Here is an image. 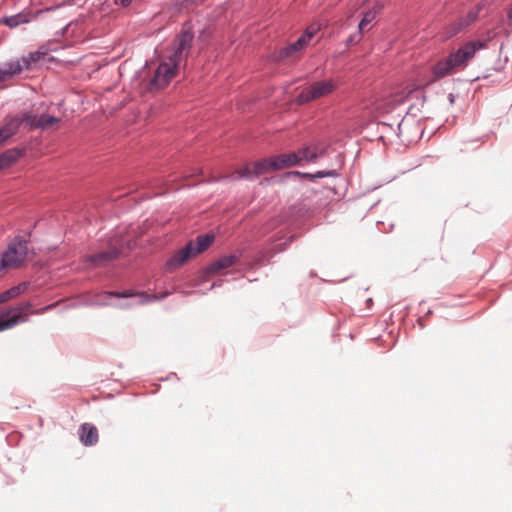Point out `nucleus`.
Returning a JSON list of instances; mask_svg holds the SVG:
<instances>
[{
  "label": "nucleus",
  "instance_id": "nucleus-3",
  "mask_svg": "<svg viewBox=\"0 0 512 512\" xmlns=\"http://www.w3.org/2000/svg\"><path fill=\"white\" fill-rule=\"evenodd\" d=\"M96 302L117 308H131L149 303L155 299L145 292H102Z\"/></svg>",
  "mask_w": 512,
  "mask_h": 512
},
{
  "label": "nucleus",
  "instance_id": "nucleus-2",
  "mask_svg": "<svg viewBox=\"0 0 512 512\" xmlns=\"http://www.w3.org/2000/svg\"><path fill=\"white\" fill-rule=\"evenodd\" d=\"M28 255V239L15 236L0 255V273L21 268Z\"/></svg>",
  "mask_w": 512,
  "mask_h": 512
},
{
  "label": "nucleus",
  "instance_id": "nucleus-34",
  "mask_svg": "<svg viewBox=\"0 0 512 512\" xmlns=\"http://www.w3.org/2000/svg\"><path fill=\"white\" fill-rule=\"evenodd\" d=\"M304 173L299 171H291L287 173V176H303Z\"/></svg>",
  "mask_w": 512,
  "mask_h": 512
},
{
  "label": "nucleus",
  "instance_id": "nucleus-11",
  "mask_svg": "<svg viewBox=\"0 0 512 512\" xmlns=\"http://www.w3.org/2000/svg\"><path fill=\"white\" fill-rule=\"evenodd\" d=\"M119 254V249L112 247L106 251H101L87 256L85 262L88 263L91 267H101L116 259Z\"/></svg>",
  "mask_w": 512,
  "mask_h": 512
},
{
  "label": "nucleus",
  "instance_id": "nucleus-9",
  "mask_svg": "<svg viewBox=\"0 0 512 512\" xmlns=\"http://www.w3.org/2000/svg\"><path fill=\"white\" fill-rule=\"evenodd\" d=\"M21 126L19 115L7 116L2 126H0V145L15 135Z\"/></svg>",
  "mask_w": 512,
  "mask_h": 512
},
{
  "label": "nucleus",
  "instance_id": "nucleus-7",
  "mask_svg": "<svg viewBox=\"0 0 512 512\" xmlns=\"http://www.w3.org/2000/svg\"><path fill=\"white\" fill-rule=\"evenodd\" d=\"M42 53L37 51L22 57L21 59L10 60L0 68V83L11 80L20 74L23 69H30L33 62L39 61Z\"/></svg>",
  "mask_w": 512,
  "mask_h": 512
},
{
  "label": "nucleus",
  "instance_id": "nucleus-12",
  "mask_svg": "<svg viewBox=\"0 0 512 512\" xmlns=\"http://www.w3.org/2000/svg\"><path fill=\"white\" fill-rule=\"evenodd\" d=\"M484 6L485 4L483 2H479L475 7L470 9L465 16L460 17L458 21L453 24L454 33L463 30L471 23L475 22Z\"/></svg>",
  "mask_w": 512,
  "mask_h": 512
},
{
  "label": "nucleus",
  "instance_id": "nucleus-20",
  "mask_svg": "<svg viewBox=\"0 0 512 512\" xmlns=\"http://www.w3.org/2000/svg\"><path fill=\"white\" fill-rule=\"evenodd\" d=\"M254 175L257 177L264 173H267L270 170H275L273 165V157L262 159L258 162H255L253 165Z\"/></svg>",
  "mask_w": 512,
  "mask_h": 512
},
{
  "label": "nucleus",
  "instance_id": "nucleus-36",
  "mask_svg": "<svg viewBox=\"0 0 512 512\" xmlns=\"http://www.w3.org/2000/svg\"><path fill=\"white\" fill-rule=\"evenodd\" d=\"M507 16H508L509 20H512V5H511V8L508 11V15Z\"/></svg>",
  "mask_w": 512,
  "mask_h": 512
},
{
  "label": "nucleus",
  "instance_id": "nucleus-22",
  "mask_svg": "<svg viewBox=\"0 0 512 512\" xmlns=\"http://www.w3.org/2000/svg\"><path fill=\"white\" fill-rule=\"evenodd\" d=\"M21 118V124L24 123L30 130L38 129L39 116L31 112H24Z\"/></svg>",
  "mask_w": 512,
  "mask_h": 512
},
{
  "label": "nucleus",
  "instance_id": "nucleus-1",
  "mask_svg": "<svg viewBox=\"0 0 512 512\" xmlns=\"http://www.w3.org/2000/svg\"><path fill=\"white\" fill-rule=\"evenodd\" d=\"M484 47L485 44L480 41L465 43L457 51L438 61L433 66L432 73L434 78L441 79L453 74L457 69L464 68L475 56L476 52Z\"/></svg>",
  "mask_w": 512,
  "mask_h": 512
},
{
  "label": "nucleus",
  "instance_id": "nucleus-32",
  "mask_svg": "<svg viewBox=\"0 0 512 512\" xmlns=\"http://www.w3.org/2000/svg\"><path fill=\"white\" fill-rule=\"evenodd\" d=\"M18 322H0V332L12 328Z\"/></svg>",
  "mask_w": 512,
  "mask_h": 512
},
{
  "label": "nucleus",
  "instance_id": "nucleus-15",
  "mask_svg": "<svg viewBox=\"0 0 512 512\" xmlns=\"http://www.w3.org/2000/svg\"><path fill=\"white\" fill-rule=\"evenodd\" d=\"M304 151L305 162H316L319 158L323 157L326 153V148L320 146L318 143H311L302 147Z\"/></svg>",
  "mask_w": 512,
  "mask_h": 512
},
{
  "label": "nucleus",
  "instance_id": "nucleus-21",
  "mask_svg": "<svg viewBox=\"0 0 512 512\" xmlns=\"http://www.w3.org/2000/svg\"><path fill=\"white\" fill-rule=\"evenodd\" d=\"M61 121L60 118L48 114L39 115L38 129L45 130Z\"/></svg>",
  "mask_w": 512,
  "mask_h": 512
},
{
  "label": "nucleus",
  "instance_id": "nucleus-10",
  "mask_svg": "<svg viewBox=\"0 0 512 512\" xmlns=\"http://www.w3.org/2000/svg\"><path fill=\"white\" fill-rule=\"evenodd\" d=\"M243 255L242 250H237L230 255H225L212 262L207 268L206 272L209 274L217 273L222 269H226L231 267L233 264L237 263Z\"/></svg>",
  "mask_w": 512,
  "mask_h": 512
},
{
  "label": "nucleus",
  "instance_id": "nucleus-35",
  "mask_svg": "<svg viewBox=\"0 0 512 512\" xmlns=\"http://www.w3.org/2000/svg\"><path fill=\"white\" fill-rule=\"evenodd\" d=\"M448 101H449V103H450L451 105L454 103V101H455V95H454L453 93H450V94L448 95Z\"/></svg>",
  "mask_w": 512,
  "mask_h": 512
},
{
  "label": "nucleus",
  "instance_id": "nucleus-5",
  "mask_svg": "<svg viewBox=\"0 0 512 512\" xmlns=\"http://www.w3.org/2000/svg\"><path fill=\"white\" fill-rule=\"evenodd\" d=\"M182 66L183 65L168 56L165 61L158 65L154 76L149 81L148 89L150 91H154L167 86L171 79L176 76L178 70Z\"/></svg>",
  "mask_w": 512,
  "mask_h": 512
},
{
  "label": "nucleus",
  "instance_id": "nucleus-28",
  "mask_svg": "<svg viewBox=\"0 0 512 512\" xmlns=\"http://www.w3.org/2000/svg\"><path fill=\"white\" fill-rule=\"evenodd\" d=\"M0 320H22L21 312L18 308L7 309L0 316Z\"/></svg>",
  "mask_w": 512,
  "mask_h": 512
},
{
  "label": "nucleus",
  "instance_id": "nucleus-8",
  "mask_svg": "<svg viewBox=\"0 0 512 512\" xmlns=\"http://www.w3.org/2000/svg\"><path fill=\"white\" fill-rule=\"evenodd\" d=\"M332 80H324L313 83L310 87L301 91L297 96V102L304 104L332 93L335 89Z\"/></svg>",
  "mask_w": 512,
  "mask_h": 512
},
{
  "label": "nucleus",
  "instance_id": "nucleus-14",
  "mask_svg": "<svg viewBox=\"0 0 512 512\" xmlns=\"http://www.w3.org/2000/svg\"><path fill=\"white\" fill-rule=\"evenodd\" d=\"M273 165L275 170L297 166V156L292 152L277 155L273 157Z\"/></svg>",
  "mask_w": 512,
  "mask_h": 512
},
{
  "label": "nucleus",
  "instance_id": "nucleus-27",
  "mask_svg": "<svg viewBox=\"0 0 512 512\" xmlns=\"http://www.w3.org/2000/svg\"><path fill=\"white\" fill-rule=\"evenodd\" d=\"M376 13L377 12L375 10H369L365 12L358 25V31L362 33L365 27L375 19Z\"/></svg>",
  "mask_w": 512,
  "mask_h": 512
},
{
  "label": "nucleus",
  "instance_id": "nucleus-29",
  "mask_svg": "<svg viewBox=\"0 0 512 512\" xmlns=\"http://www.w3.org/2000/svg\"><path fill=\"white\" fill-rule=\"evenodd\" d=\"M78 22H70L65 27H63L59 32L56 33V38L58 39L60 36H63L70 28L73 26H77Z\"/></svg>",
  "mask_w": 512,
  "mask_h": 512
},
{
  "label": "nucleus",
  "instance_id": "nucleus-30",
  "mask_svg": "<svg viewBox=\"0 0 512 512\" xmlns=\"http://www.w3.org/2000/svg\"><path fill=\"white\" fill-rule=\"evenodd\" d=\"M361 37H362V33L360 31H358L357 33L351 35L347 39L346 43H347V45L355 44L360 41Z\"/></svg>",
  "mask_w": 512,
  "mask_h": 512
},
{
  "label": "nucleus",
  "instance_id": "nucleus-31",
  "mask_svg": "<svg viewBox=\"0 0 512 512\" xmlns=\"http://www.w3.org/2000/svg\"><path fill=\"white\" fill-rule=\"evenodd\" d=\"M292 153L297 156V166L302 165L305 162L304 151L302 148H300L297 151H294Z\"/></svg>",
  "mask_w": 512,
  "mask_h": 512
},
{
  "label": "nucleus",
  "instance_id": "nucleus-13",
  "mask_svg": "<svg viewBox=\"0 0 512 512\" xmlns=\"http://www.w3.org/2000/svg\"><path fill=\"white\" fill-rule=\"evenodd\" d=\"M79 438L85 446H92L98 442V430L94 425L84 423L80 426Z\"/></svg>",
  "mask_w": 512,
  "mask_h": 512
},
{
  "label": "nucleus",
  "instance_id": "nucleus-25",
  "mask_svg": "<svg viewBox=\"0 0 512 512\" xmlns=\"http://www.w3.org/2000/svg\"><path fill=\"white\" fill-rule=\"evenodd\" d=\"M226 178H232V179H253L256 176L254 175V170L251 171L249 166H245L237 171H235L230 176H225Z\"/></svg>",
  "mask_w": 512,
  "mask_h": 512
},
{
  "label": "nucleus",
  "instance_id": "nucleus-26",
  "mask_svg": "<svg viewBox=\"0 0 512 512\" xmlns=\"http://www.w3.org/2000/svg\"><path fill=\"white\" fill-rule=\"evenodd\" d=\"M338 172L336 170L318 171L316 173H305L303 177L309 178L310 180L324 178V177H337Z\"/></svg>",
  "mask_w": 512,
  "mask_h": 512
},
{
  "label": "nucleus",
  "instance_id": "nucleus-6",
  "mask_svg": "<svg viewBox=\"0 0 512 512\" xmlns=\"http://www.w3.org/2000/svg\"><path fill=\"white\" fill-rule=\"evenodd\" d=\"M193 40L194 34L191 30V25L185 23L182 26L180 34H178L173 41V52L169 56L184 66L190 54Z\"/></svg>",
  "mask_w": 512,
  "mask_h": 512
},
{
  "label": "nucleus",
  "instance_id": "nucleus-23",
  "mask_svg": "<svg viewBox=\"0 0 512 512\" xmlns=\"http://www.w3.org/2000/svg\"><path fill=\"white\" fill-rule=\"evenodd\" d=\"M317 31H318V28H316V27H313V26L308 27L304 31V33L297 39V42H300L302 48L304 49L309 44V42L311 41L313 36L317 33Z\"/></svg>",
  "mask_w": 512,
  "mask_h": 512
},
{
  "label": "nucleus",
  "instance_id": "nucleus-19",
  "mask_svg": "<svg viewBox=\"0 0 512 512\" xmlns=\"http://www.w3.org/2000/svg\"><path fill=\"white\" fill-rule=\"evenodd\" d=\"M303 48L300 44V42H297V40L283 48H281L276 56L277 61L284 60L286 58L292 57L296 52L301 51Z\"/></svg>",
  "mask_w": 512,
  "mask_h": 512
},
{
  "label": "nucleus",
  "instance_id": "nucleus-33",
  "mask_svg": "<svg viewBox=\"0 0 512 512\" xmlns=\"http://www.w3.org/2000/svg\"><path fill=\"white\" fill-rule=\"evenodd\" d=\"M403 125H404V119H402V120L398 123V125H397V130H398L397 135H398V136H401V135H402V133H403Z\"/></svg>",
  "mask_w": 512,
  "mask_h": 512
},
{
  "label": "nucleus",
  "instance_id": "nucleus-17",
  "mask_svg": "<svg viewBox=\"0 0 512 512\" xmlns=\"http://www.w3.org/2000/svg\"><path fill=\"white\" fill-rule=\"evenodd\" d=\"M27 282H22L12 288L0 293V304L22 294L28 288Z\"/></svg>",
  "mask_w": 512,
  "mask_h": 512
},
{
  "label": "nucleus",
  "instance_id": "nucleus-24",
  "mask_svg": "<svg viewBox=\"0 0 512 512\" xmlns=\"http://www.w3.org/2000/svg\"><path fill=\"white\" fill-rule=\"evenodd\" d=\"M317 31H318V28H316V27H313V26L308 27L304 31V33L297 39V42H300L302 48L304 49L309 44V42L311 41L313 36L317 33Z\"/></svg>",
  "mask_w": 512,
  "mask_h": 512
},
{
  "label": "nucleus",
  "instance_id": "nucleus-18",
  "mask_svg": "<svg viewBox=\"0 0 512 512\" xmlns=\"http://www.w3.org/2000/svg\"><path fill=\"white\" fill-rule=\"evenodd\" d=\"M30 21L29 14L27 13H18L15 15L4 17L0 20L1 23H4L10 28H15L21 24L28 23Z\"/></svg>",
  "mask_w": 512,
  "mask_h": 512
},
{
  "label": "nucleus",
  "instance_id": "nucleus-4",
  "mask_svg": "<svg viewBox=\"0 0 512 512\" xmlns=\"http://www.w3.org/2000/svg\"><path fill=\"white\" fill-rule=\"evenodd\" d=\"M214 241L213 234L199 235L195 242L189 241L183 248L175 252L167 261L168 268H175L191 257L206 250Z\"/></svg>",
  "mask_w": 512,
  "mask_h": 512
},
{
  "label": "nucleus",
  "instance_id": "nucleus-16",
  "mask_svg": "<svg viewBox=\"0 0 512 512\" xmlns=\"http://www.w3.org/2000/svg\"><path fill=\"white\" fill-rule=\"evenodd\" d=\"M22 154V151L17 148L8 149L0 154V169L10 166Z\"/></svg>",
  "mask_w": 512,
  "mask_h": 512
}]
</instances>
